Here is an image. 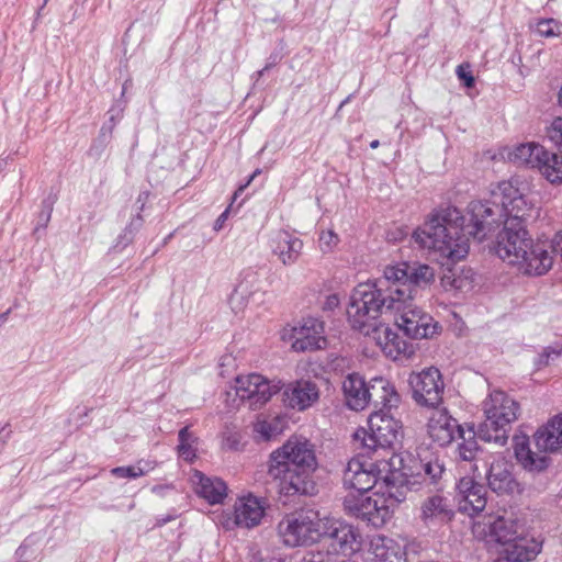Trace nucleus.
I'll list each match as a JSON object with an SVG mask.
<instances>
[{
	"label": "nucleus",
	"instance_id": "f257e3e1",
	"mask_svg": "<svg viewBox=\"0 0 562 562\" xmlns=\"http://www.w3.org/2000/svg\"><path fill=\"white\" fill-rule=\"evenodd\" d=\"M493 195L484 202L472 201L468 206L467 225L457 207L441 209L414 232L413 238L420 247L458 261L469 252V236L481 241L504 225L503 207Z\"/></svg>",
	"mask_w": 562,
	"mask_h": 562
},
{
	"label": "nucleus",
	"instance_id": "f03ea898",
	"mask_svg": "<svg viewBox=\"0 0 562 562\" xmlns=\"http://www.w3.org/2000/svg\"><path fill=\"white\" fill-rule=\"evenodd\" d=\"M413 278L416 285H425L431 279V272L425 267L413 268V270H402L400 268H384L383 277L358 284L350 296L347 308L348 321L353 329L371 337L378 346L385 352L391 328L380 321V317L403 306L406 297L414 295V290L401 288L400 278L407 276Z\"/></svg>",
	"mask_w": 562,
	"mask_h": 562
},
{
	"label": "nucleus",
	"instance_id": "7ed1b4c3",
	"mask_svg": "<svg viewBox=\"0 0 562 562\" xmlns=\"http://www.w3.org/2000/svg\"><path fill=\"white\" fill-rule=\"evenodd\" d=\"M318 467L315 447L304 437H290L270 453L268 475L277 483L280 495H314L313 473Z\"/></svg>",
	"mask_w": 562,
	"mask_h": 562
},
{
	"label": "nucleus",
	"instance_id": "20e7f679",
	"mask_svg": "<svg viewBox=\"0 0 562 562\" xmlns=\"http://www.w3.org/2000/svg\"><path fill=\"white\" fill-rule=\"evenodd\" d=\"M525 225L518 222H504L497 235L496 254L509 265L528 276H542L552 267L553 259L542 244H533Z\"/></svg>",
	"mask_w": 562,
	"mask_h": 562
},
{
	"label": "nucleus",
	"instance_id": "39448f33",
	"mask_svg": "<svg viewBox=\"0 0 562 562\" xmlns=\"http://www.w3.org/2000/svg\"><path fill=\"white\" fill-rule=\"evenodd\" d=\"M401 475L390 472L382 477V484L370 496L348 495L344 499L345 510L352 517L374 528L382 527L392 516L394 507L406 498V485Z\"/></svg>",
	"mask_w": 562,
	"mask_h": 562
},
{
	"label": "nucleus",
	"instance_id": "423d86ee",
	"mask_svg": "<svg viewBox=\"0 0 562 562\" xmlns=\"http://www.w3.org/2000/svg\"><path fill=\"white\" fill-rule=\"evenodd\" d=\"M425 267L430 270L431 279L425 285H416L413 281V278L407 273L405 277H398V284L401 288H406L407 290H414V295L411 297H406L404 300L403 306L398 310H390V312L400 313V317L396 318V325L400 329L403 330L405 336L412 339H428L434 337L435 334L438 333V323L434 321L432 316L428 313L424 312L419 307L413 304V301L416 300L423 290L428 288L435 281V269L426 263H420L417 261L414 262H400L394 266H386L385 268H400L402 270H413V268ZM392 283H396L395 281H391Z\"/></svg>",
	"mask_w": 562,
	"mask_h": 562
},
{
	"label": "nucleus",
	"instance_id": "0eeeda50",
	"mask_svg": "<svg viewBox=\"0 0 562 562\" xmlns=\"http://www.w3.org/2000/svg\"><path fill=\"white\" fill-rule=\"evenodd\" d=\"M533 441L539 453L530 449L526 437L516 438L515 457L525 470L540 473L551 463L546 452H554L562 447V416H554L547 425L539 428L533 435Z\"/></svg>",
	"mask_w": 562,
	"mask_h": 562
},
{
	"label": "nucleus",
	"instance_id": "6e6552de",
	"mask_svg": "<svg viewBox=\"0 0 562 562\" xmlns=\"http://www.w3.org/2000/svg\"><path fill=\"white\" fill-rule=\"evenodd\" d=\"M519 404L503 391H494L484 402L485 420L477 427L479 439L505 446L510 424L517 419Z\"/></svg>",
	"mask_w": 562,
	"mask_h": 562
},
{
	"label": "nucleus",
	"instance_id": "1a4fd4ad",
	"mask_svg": "<svg viewBox=\"0 0 562 562\" xmlns=\"http://www.w3.org/2000/svg\"><path fill=\"white\" fill-rule=\"evenodd\" d=\"M369 430L359 428L353 434L358 449L370 454L379 449L391 448L400 436V423L385 412L373 411L368 419Z\"/></svg>",
	"mask_w": 562,
	"mask_h": 562
},
{
	"label": "nucleus",
	"instance_id": "9d476101",
	"mask_svg": "<svg viewBox=\"0 0 562 562\" xmlns=\"http://www.w3.org/2000/svg\"><path fill=\"white\" fill-rule=\"evenodd\" d=\"M396 472L401 475L400 480H403L406 485V492L409 490V484H425L440 490L446 475V467L443 459L437 452L419 448L416 460H413V465H404L403 472Z\"/></svg>",
	"mask_w": 562,
	"mask_h": 562
},
{
	"label": "nucleus",
	"instance_id": "9b49d317",
	"mask_svg": "<svg viewBox=\"0 0 562 562\" xmlns=\"http://www.w3.org/2000/svg\"><path fill=\"white\" fill-rule=\"evenodd\" d=\"M318 547L335 559L339 554L348 557L360 550L361 535L353 526L341 520H333L321 531Z\"/></svg>",
	"mask_w": 562,
	"mask_h": 562
},
{
	"label": "nucleus",
	"instance_id": "f8f14e48",
	"mask_svg": "<svg viewBox=\"0 0 562 562\" xmlns=\"http://www.w3.org/2000/svg\"><path fill=\"white\" fill-rule=\"evenodd\" d=\"M408 383L417 405L436 408L441 403L445 383L437 368L430 367L411 373Z\"/></svg>",
	"mask_w": 562,
	"mask_h": 562
},
{
	"label": "nucleus",
	"instance_id": "ddd939ff",
	"mask_svg": "<svg viewBox=\"0 0 562 562\" xmlns=\"http://www.w3.org/2000/svg\"><path fill=\"white\" fill-rule=\"evenodd\" d=\"M491 195L495 200H499L498 203L503 207L504 222H518L519 225H525L527 218L531 216V204L512 181L499 182L492 190Z\"/></svg>",
	"mask_w": 562,
	"mask_h": 562
},
{
	"label": "nucleus",
	"instance_id": "4468645a",
	"mask_svg": "<svg viewBox=\"0 0 562 562\" xmlns=\"http://www.w3.org/2000/svg\"><path fill=\"white\" fill-rule=\"evenodd\" d=\"M319 522L304 515L288 516L279 522L278 531L285 546L294 548L318 542Z\"/></svg>",
	"mask_w": 562,
	"mask_h": 562
},
{
	"label": "nucleus",
	"instance_id": "2eb2a0df",
	"mask_svg": "<svg viewBox=\"0 0 562 562\" xmlns=\"http://www.w3.org/2000/svg\"><path fill=\"white\" fill-rule=\"evenodd\" d=\"M278 390L277 385L271 384L269 380L257 373L237 376L235 381L236 395L250 409L260 408Z\"/></svg>",
	"mask_w": 562,
	"mask_h": 562
},
{
	"label": "nucleus",
	"instance_id": "dca6fc26",
	"mask_svg": "<svg viewBox=\"0 0 562 562\" xmlns=\"http://www.w3.org/2000/svg\"><path fill=\"white\" fill-rule=\"evenodd\" d=\"M321 391L317 383L311 379H300L283 386L282 400L285 406L297 412H304L319 401Z\"/></svg>",
	"mask_w": 562,
	"mask_h": 562
},
{
	"label": "nucleus",
	"instance_id": "f3484780",
	"mask_svg": "<svg viewBox=\"0 0 562 562\" xmlns=\"http://www.w3.org/2000/svg\"><path fill=\"white\" fill-rule=\"evenodd\" d=\"M292 348L295 351H314L326 345L324 324L317 318L308 317L291 330Z\"/></svg>",
	"mask_w": 562,
	"mask_h": 562
},
{
	"label": "nucleus",
	"instance_id": "a211bd4d",
	"mask_svg": "<svg viewBox=\"0 0 562 562\" xmlns=\"http://www.w3.org/2000/svg\"><path fill=\"white\" fill-rule=\"evenodd\" d=\"M378 473L373 463L362 462L359 459H351L344 471L342 482L347 488L355 490L359 495H364L378 484Z\"/></svg>",
	"mask_w": 562,
	"mask_h": 562
},
{
	"label": "nucleus",
	"instance_id": "6ab92c4d",
	"mask_svg": "<svg viewBox=\"0 0 562 562\" xmlns=\"http://www.w3.org/2000/svg\"><path fill=\"white\" fill-rule=\"evenodd\" d=\"M463 430L464 428L447 409L434 412L427 424L429 437L440 447L450 445L457 437H463Z\"/></svg>",
	"mask_w": 562,
	"mask_h": 562
},
{
	"label": "nucleus",
	"instance_id": "aec40b11",
	"mask_svg": "<svg viewBox=\"0 0 562 562\" xmlns=\"http://www.w3.org/2000/svg\"><path fill=\"white\" fill-rule=\"evenodd\" d=\"M262 292V280L259 271L247 268L240 273V280L229 296V305L234 313L241 312L249 299Z\"/></svg>",
	"mask_w": 562,
	"mask_h": 562
},
{
	"label": "nucleus",
	"instance_id": "412c9836",
	"mask_svg": "<svg viewBox=\"0 0 562 562\" xmlns=\"http://www.w3.org/2000/svg\"><path fill=\"white\" fill-rule=\"evenodd\" d=\"M266 505L265 498L252 494L239 497L234 506L235 524L245 528L258 526L265 515Z\"/></svg>",
	"mask_w": 562,
	"mask_h": 562
},
{
	"label": "nucleus",
	"instance_id": "4be33fe9",
	"mask_svg": "<svg viewBox=\"0 0 562 562\" xmlns=\"http://www.w3.org/2000/svg\"><path fill=\"white\" fill-rule=\"evenodd\" d=\"M460 499V510L470 515L481 513L486 506L485 486L476 483L474 477L464 476L457 483Z\"/></svg>",
	"mask_w": 562,
	"mask_h": 562
},
{
	"label": "nucleus",
	"instance_id": "5701e85b",
	"mask_svg": "<svg viewBox=\"0 0 562 562\" xmlns=\"http://www.w3.org/2000/svg\"><path fill=\"white\" fill-rule=\"evenodd\" d=\"M269 246L283 265L291 266L299 259L303 243L292 233L280 229L272 234Z\"/></svg>",
	"mask_w": 562,
	"mask_h": 562
},
{
	"label": "nucleus",
	"instance_id": "b1692460",
	"mask_svg": "<svg viewBox=\"0 0 562 562\" xmlns=\"http://www.w3.org/2000/svg\"><path fill=\"white\" fill-rule=\"evenodd\" d=\"M191 482L194 485L195 493L211 505L223 503L227 496V485L220 477L206 476L203 472L194 470Z\"/></svg>",
	"mask_w": 562,
	"mask_h": 562
},
{
	"label": "nucleus",
	"instance_id": "393cba45",
	"mask_svg": "<svg viewBox=\"0 0 562 562\" xmlns=\"http://www.w3.org/2000/svg\"><path fill=\"white\" fill-rule=\"evenodd\" d=\"M512 465L502 459L493 460L487 469L488 487L497 494H512L518 490V483L512 473Z\"/></svg>",
	"mask_w": 562,
	"mask_h": 562
},
{
	"label": "nucleus",
	"instance_id": "a878e982",
	"mask_svg": "<svg viewBox=\"0 0 562 562\" xmlns=\"http://www.w3.org/2000/svg\"><path fill=\"white\" fill-rule=\"evenodd\" d=\"M400 396L394 387L383 378H374L368 383L367 405L373 411L384 412L385 408L396 407Z\"/></svg>",
	"mask_w": 562,
	"mask_h": 562
},
{
	"label": "nucleus",
	"instance_id": "bb28decb",
	"mask_svg": "<svg viewBox=\"0 0 562 562\" xmlns=\"http://www.w3.org/2000/svg\"><path fill=\"white\" fill-rule=\"evenodd\" d=\"M453 515L449 499L440 495H432L420 505L419 517L427 526L447 522Z\"/></svg>",
	"mask_w": 562,
	"mask_h": 562
},
{
	"label": "nucleus",
	"instance_id": "cd10ccee",
	"mask_svg": "<svg viewBox=\"0 0 562 562\" xmlns=\"http://www.w3.org/2000/svg\"><path fill=\"white\" fill-rule=\"evenodd\" d=\"M542 549V541L525 535L505 546L501 554L508 562L532 561Z\"/></svg>",
	"mask_w": 562,
	"mask_h": 562
},
{
	"label": "nucleus",
	"instance_id": "c85d7f7f",
	"mask_svg": "<svg viewBox=\"0 0 562 562\" xmlns=\"http://www.w3.org/2000/svg\"><path fill=\"white\" fill-rule=\"evenodd\" d=\"M342 392L350 409L359 412L368 407V383L359 373H350L345 378Z\"/></svg>",
	"mask_w": 562,
	"mask_h": 562
},
{
	"label": "nucleus",
	"instance_id": "c756f323",
	"mask_svg": "<svg viewBox=\"0 0 562 562\" xmlns=\"http://www.w3.org/2000/svg\"><path fill=\"white\" fill-rule=\"evenodd\" d=\"M525 533L520 521L510 516H498L490 524V536L504 547Z\"/></svg>",
	"mask_w": 562,
	"mask_h": 562
},
{
	"label": "nucleus",
	"instance_id": "7c9ffc66",
	"mask_svg": "<svg viewBox=\"0 0 562 562\" xmlns=\"http://www.w3.org/2000/svg\"><path fill=\"white\" fill-rule=\"evenodd\" d=\"M459 438L462 439V441L458 445L456 450L457 459L474 462L471 469L476 477H482L476 464L483 453V450L479 447L476 441V438H479L477 430L474 429L473 425H470L463 430V437Z\"/></svg>",
	"mask_w": 562,
	"mask_h": 562
},
{
	"label": "nucleus",
	"instance_id": "2f4dec72",
	"mask_svg": "<svg viewBox=\"0 0 562 562\" xmlns=\"http://www.w3.org/2000/svg\"><path fill=\"white\" fill-rule=\"evenodd\" d=\"M374 562H402L403 551L401 547L389 538H380L372 542Z\"/></svg>",
	"mask_w": 562,
	"mask_h": 562
},
{
	"label": "nucleus",
	"instance_id": "473e14b6",
	"mask_svg": "<svg viewBox=\"0 0 562 562\" xmlns=\"http://www.w3.org/2000/svg\"><path fill=\"white\" fill-rule=\"evenodd\" d=\"M541 156H546V148L538 144H520L512 153V159L518 164H526L531 168L539 165Z\"/></svg>",
	"mask_w": 562,
	"mask_h": 562
},
{
	"label": "nucleus",
	"instance_id": "72a5a7b5",
	"mask_svg": "<svg viewBox=\"0 0 562 562\" xmlns=\"http://www.w3.org/2000/svg\"><path fill=\"white\" fill-rule=\"evenodd\" d=\"M540 172L551 183L562 182V158L546 149V156H541L539 165H536Z\"/></svg>",
	"mask_w": 562,
	"mask_h": 562
},
{
	"label": "nucleus",
	"instance_id": "f704fd0d",
	"mask_svg": "<svg viewBox=\"0 0 562 562\" xmlns=\"http://www.w3.org/2000/svg\"><path fill=\"white\" fill-rule=\"evenodd\" d=\"M153 469L154 465L150 462L142 460L134 465L113 468L111 474L119 479H137Z\"/></svg>",
	"mask_w": 562,
	"mask_h": 562
},
{
	"label": "nucleus",
	"instance_id": "c9c22d12",
	"mask_svg": "<svg viewBox=\"0 0 562 562\" xmlns=\"http://www.w3.org/2000/svg\"><path fill=\"white\" fill-rule=\"evenodd\" d=\"M387 357L397 359L401 355L411 356L413 353V346L391 329L387 347L385 352Z\"/></svg>",
	"mask_w": 562,
	"mask_h": 562
},
{
	"label": "nucleus",
	"instance_id": "e433bc0d",
	"mask_svg": "<svg viewBox=\"0 0 562 562\" xmlns=\"http://www.w3.org/2000/svg\"><path fill=\"white\" fill-rule=\"evenodd\" d=\"M178 439L179 456L186 461H193L195 458V449L193 447V443L196 440L194 435L189 430L188 427H183L182 429H180L178 434Z\"/></svg>",
	"mask_w": 562,
	"mask_h": 562
},
{
	"label": "nucleus",
	"instance_id": "4c0bfd02",
	"mask_svg": "<svg viewBox=\"0 0 562 562\" xmlns=\"http://www.w3.org/2000/svg\"><path fill=\"white\" fill-rule=\"evenodd\" d=\"M254 431L263 440H270L281 431L280 422L277 418L262 419L259 417L254 425Z\"/></svg>",
	"mask_w": 562,
	"mask_h": 562
},
{
	"label": "nucleus",
	"instance_id": "58836bf2",
	"mask_svg": "<svg viewBox=\"0 0 562 562\" xmlns=\"http://www.w3.org/2000/svg\"><path fill=\"white\" fill-rule=\"evenodd\" d=\"M536 31L540 36L553 37L561 33V25L553 19L541 20L537 23Z\"/></svg>",
	"mask_w": 562,
	"mask_h": 562
},
{
	"label": "nucleus",
	"instance_id": "ea45409f",
	"mask_svg": "<svg viewBox=\"0 0 562 562\" xmlns=\"http://www.w3.org/2000/svg\"><path fill=\"white\" fill-rule=\"evenodd\" d=\"M319 248L324 254L330 252L339 243L338 235L331 231H323L319 235Z\"/></svg>",
	"mask_w": 562,
	"mask_h": 562
},
{
	"label": "nucleus",
	"instance_id": "a19ab883",
	"mask_svg": "<svg viewBox=\"0 0 562 562\" xmlns=\"http://www.w3.org/2000/svg\"><path fill=\"white\" fill-rule=\"evenodd\" d=\"M549 140L562 153V117H557L548 128Z\"/></svg>",
	"mask_w": 562,
	"mask_h": 562
},
{
	"label": "nucleus",
	"instance_id": "79ce46f5",
	"mask_svg": "<svg viewBox=\"0 0 562 562\" xmlns=\"http://www.w3.org/2000/svg\"><path fill=\"white\" fill-rule=\"evenodd\" d=\"M302 562H336V559L319 547L317 550L307 552L302 559Z\"/></svg>",
	"mask_w": 562,
	"mask_h": 562
},
{
	"label": "nucleus",
	"instance_id": "37998d69",
	"mask_svg": "<svg viewBox=\"0 0 562 562\" xmlns=\"http://www.w3.org/2000/svg\"><path fill=\"white\" fill-rule=\"evenodd\" d=\"M223 448L236 451L239 449L240 435L237 431L227 430L223 434Z\"/></svg>",
	"mask_w": 562,
	"mask_h": 562
},
{
	"label": "nucleus",
	"instance_id": "c03bdc74",
	"mask_svg": "<svg viewBox=\"0 0 562 562\" xmlns=\"http://www.w3.org/2000/svg\"><path fill=\"white\" fill-rule=\"evenodd\" d=\"M457 76L458 78L463 81L464 86L467 88H472L474 86V77L470 70L469 64H461L457 67Z\"/></svg>",
	"mask_w": 562,
	"mask_h": 562
},
{
	"label": "nucleus",
	"instance_id": "a18cd8bd",
	"mask_svg": "<svg viewBox=\"0 0 562 562\" xmlns=\"http://www.w3.org/2000/svg\"><path fill=\"white\" fill-rule=\"evenodd\" d=\"M114 119V115H111L109 122L104 123L100 130L99 140L102 143V145H105L111 137L112 130L115 125Z\"/></svg>",
	"mask_w": 562,
	"mask_h": 562
},
{
	"label": "nucleus",
	"instance_id": "49530a36",
	"mask_svg": "<svg viewBox=\"0 0 562 562\" xmlns=\"http://www.w3.org/2000/svg\"><path fill=\"white\" fill-rule=\"evenodd\" d=\"M54 202H55V199H50V198L43 201V210L40 214V222L42 223L43 226H46V224L50 220Z\"/></svg>",
	"mask_w": 562,
	"mask_h": 562
},
{
	"label": "nucleus",
	"instance_id": "de8ad7c7",
	"mask_svg": "<svg viewBox=\"0 0 562 562\" xmlns=\"http://www.w3.org/2000/svg\"><path fill=\"white\" fill-rule=\"evenodd\" d=\"M131 232H132L131 229L124 228L122 234H120V236L117 237V241L114 247L120 250L126 248L133 241L134 236H135Z\"/></svg>",
	"mask_w": 562,
	"mask_h": 562
},
{
	"label": "nucleus",
	"instance_id": "09e8293b",
	"mask_svg": "<svg viewBox=\"0 0 562 562\" xmlns=\"http://www.w3.org/2000/svg\"><path fill=\"white\" fill-rule=\"evenodd\" d=\"M143 217L140 214H137L135 217H133L131 220V222L128 223V225L125 227L126 229H131L132 234L135 235L139 229L140 227L143 226Z\"/></svg>",
	"mask_w": 562,
	"mask_h": 562
},
{
	"label": "nucleus",
	"instance_id": "8fccbe9b",
	"mask_svg": "<svg viewBox=\"0 0 562 562\" xmlns=\"http://www.w3.org/2000/svg\"><path fill=\"white\" fill-rule=\"evenodd\" d=\"M11 436L10 424L0 425V443L4 445Z\"/></svg>",
	"mask_w": 562,
	"mask_h": 562
},
{
	"label": "nucleus",
	"instance_id": "3c124183",
	"mask_svg": "<svg viewBox=\"0 0 562 562\" xmlns=\"http://www.w3.org/2000/svg\"><path fill=\"white\" fill-rule=\"evenodd\" d=\"M543 352L546 353V360H542V366H548L551 359H555L560 356V350L550 347L546 348Z\"/></svg>",
	"mask_w": 562,
	"mask_h": 562
},
{
	"label": "nucleus",
	"instance_id": "603ef678",
	"mask_svg": "<svg viewBox=\"0 0 562 562\" xmlns=\"http://www.w3.org/2000/svg\"><path fill=\"white\" fill-rule=\"evenodd\" d=\"M228 215V210L224 211L214 222V231L218 232L223 228Z\"/></svg>",
	"mask_w": 562,
	"mask_h": 562
},
{
	"label": "nucleus",
	"instance_id": "864d4df0",
	"mask_svg": "<svg viewBox=\"0 0 562 562\" xmlns=\"http://www.w3.org/2000/svg\"><path fill=\"white\" fill-rule=\"evenodd\" d=\"M260 173H261V170H260V169H256V170H255V171L249 176V178H248L247 182H246L245 184L240 186V187L237 189V191L235 192V198H236L239 193H241V192H243V191H244V190H245V189L250 184V182H251V181H252L257 176H259Z\"/></svg>",
	"mask_w": 562,
	"mask_h": 562
},
{
	"label": "nucleus",
	"instance_id": "5fc2aeb1",
	"mask_svg": "<svg viewBox=\"0 0 562 562\" xmlns=\"http://www.w3.org/2000/svg\"><path fill=\"white\" fill-rule=\"evenodd\" d=\"M338 303H339V301H338L337 295H330V296L327 297L326 307L327 308H333V307L337 306Z\"/></svg>",
	"mask_w": 562,
	"mask_h": 562
},
{
	"label": "nucleus",
	"instance_id": "6e6d98bb",
	"mask_svg": "<svg viewBox=\"0 0 562 562\" xmlns=\"http://www.w3.org/2000/svg\"><path fill=\"white\" fill-rule=\"evenodd\" d=\"M10 313H11V308H9L5 312L0 314V326H2L8 321Z\"/></svg>",
	"mask_w": 562,
	"mask_h": 562
},
{
	"label": "nucleus",
	"instance_id": "4d7b16f0",
	"mask_svg": "<svg viewBox=\"0 0 562 562\" xmlns=\"http://www.w3.org/2000/svg\"><path fill=\"white\" fill-rule=\"evenodd\" d=\"M272 67V64H267L261 70L256 72L257 80L263 76V74Z\"/></svg>",
	"mask_w": 562,
	"mask_h": 562
},
{
	"label": "nucleus",
	"instance_id": "13d9d810",
	"mask_svg": "<svg viewBox=\"0 0 562 562\" xmlns=\"http://www.w3.org/2000/svg\"><path fill=\"white\" fill-rule=\"evenodd\" d=\"M148 194L146 192L139 194L138 199H137V202H142V205L139 207V210L142 211L143 207H144V201L147 199Z\"/></svg>",
	"mask_w": 562,
	"mask_h": 562
},
{
	"label": "nucleus",
	"instance_id": "bf43d9fd",
	"mask_svg": "<svg viewBox=\"0 0 562 562\" xmlns=\"http://www.w3.org/2000/svg\"><path fill=\"white\" fill-rule=\"evenodd\" d=\"M380 146V142L378 139H374L370 143V147L372 149H376Z\"/></svg>",
	"mask_w": 562,
	"mask_h": 562
},
{
	"label": "nucleus",
	"instance_id": "052dcab7",
	"mask_svg": "<svg viewBox=\"0 0 562 562\" xmlns=\"http://www.w3.org/2000/svg\"><path fill=\"white\" fill-rule=\"evenodd\" d=\"M542 360H546V353L544 352L539 355V358L537 360V364L542 366Z\"/></svg>",
	"mask_w": 562,
	"mask_h": 562
},
{
	"label": "nucleus",
	"instance_id": "680f3d73",
	"mask_svg": "<svg viewBox=\"0 0 562 562\" xmlns=\"http://www.w3.org/2000/svg\"><path fill=\"white\" fill-rule=\"evenodd\" d=\"M266 562H283V560H282V559H280V558H271V559H269V560H268V561H266Z\"/></svg>",
	"mask_w": 562,
	"mask_h": 562
},
{
	"label": "nucleus",
	"instance_id": "e2e57ef3",
	"mask_svg": "<svg viewBox=\"0 0 562 562\" xmlns=\"http://www.w3.org/2000/svg\"><path fill=\"white\" fill-rule=\"evenodd\" d=\"M559 103L562 106V86H561V89L559 91Z\"/></svg>",
	"mask_w": 562,
	"mask_h": 562
},
{
	"label": "nucleus",
	"instance_id": "0e129e2a",
	"mask_svg": "<svg viewBox=\"0 0 562 562\" xmlns=\"http://www.w3.org/2000/svg\"><path fill=\"white\" fill-rule=\"evenodd\" d=\"M270 63L269 64H272V66L277 63V56L273 57V56H270Z\"/></svg>",
	"mask_w": 562,
	"mask_h": 562
},
{
	"label": "nucleus",
	"instance_id": "69168bd1",
	"mask_svg": "<svg viewBox=\"0 0 562 562\" xmlns=\"http://www.w3.org/2000/svg\"><path fill=\"white\" fill-rule=\"evenodd\" d=\"M349 98L341 102L340 106L345 105L348 102Z\"/></svg>",
	"mask_w": 562,
	"mask_h": 562
},
{
	"label": "nucleus",
	"instance_id": "338daca9",
	"mask_svg": "<svg viewBox=\"0 0 562 562\" xmlns=\"http://www.w3.org/2000/svg\"><path fill=\"white\" fill-rule=\"evenodd\" d=\"M24 549V546L19 547L18 551H22Z\"/></svg>",
	"mask_w": 562,
	"mask_h": 562
}]
</instances>
